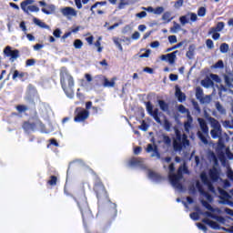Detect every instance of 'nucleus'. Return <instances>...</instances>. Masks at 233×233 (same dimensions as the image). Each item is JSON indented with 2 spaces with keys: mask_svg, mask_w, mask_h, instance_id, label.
Masks as SVG:
<instances>
[{
  "mask_svg": "<svg viewBox=\"0 0 233 233\" xmlns=\"http://www.w3.org/2000/svg\"><path fill=\"white\" fill-rule=\"evenodd\" d=\"M210 177V178H209ZM209 177L207 176V173L202 172L200 174V179L202 181H197V188L198 192L200 193V201L203 205V207H206L208 210L210 212H206L205 216L207 218H214V214L216 212H219L218 208H214L210 204L212 202V196H210L207 191L209 190V192H214V187L212 186V181H217L219 179V171H218V168L213 167L209 170Z\"/></svg>",
  "mask_w": 233,
  "mask_h": 233,
  "instance_id": "1",
  "label": "nucleus"
},
{
  "mask_svg": "<svg viewBox=\"0 0 233 233\" xmlns=\"http://www.w3.org/2000/svg\"><path fill=\"white\" fill-rule=\"evenodd\" d=\"M174 163H172L168 166L169 181L174 188L182 190L183 186L181 185V181H183V174H187V167L185 165L180 166L177 174H174Z\"/></svg>",
  "mask_w": 233,
  "mask_h": 233,
  "instance_id": "2",
  "label": "nucleus"
},
{
  "mask_svg": "<svg viewBox=\"0 0 233 233\" xmlns=\"http://www.w3.org/2000/svg\"><path fill=\"white\" fill-rule=\"evenodd\" d=\"M61 85L65 94L72 99L74 97V77L68 72L61 73Z\"/></svg>",
  "mask_w": 233,
  "mask_h": 233,
  "instance_id": "3",
  "label": "nucleus"
},
{
  "mask_svg": "<svg viewBox=\"0 0 233 233\" xmlns=\"http://www.w3.org/2000/svg\"><path fill=\"white\" fill-rule=\"evenodd\" d=\"M176 137L173 140L174 150H183V148H188L190 147V141L187 139V135L181 134L177 128H175Z\"/></svg>",
  "mask_w": 233,
  "mask_h": 233,
  "instance_id": "4",
  "label": "nucleus"
},
{
  "mask_svg": "<svg viewBox=\"0 0 233 233\" xmlns=\"http://www.w3.org/2000/svg\"><path fill=\"white\" fill-rule=\"evenodd\" d=\"M208 121L211 127V130H210L211 137L213 139H221L222 129H221V124H219V121H218L216 118L212 116H208Z\"/></svg>",
  "mask_w": 233,
  "mask_h": 233,
  "instance_id": "5",
  "label": "nucleus"
},
{
  "mask_svg": "<svg viewBox=\"0 0 233 233\" xmlns=\"http://www.w3.org/2000/svg\"><path fill=\"white\" fill-rule=\"evenodd\" d=\"M198 122L199 127L197 136L204 145H208V140L207 139L208 136V125H207V121L203 118H198Z\"/></svg>",
  "mask_w": 233,
  "mask_h": 233,
  "instance_id": "6",
  "label": "nucleus"
},
{
  "mask_svg": "<svg viewBox=\"0 0 233 233\" xmlns=\"http://www.w3.org/2000/svg\"><path fill=\"white\" fill-rule=\"evenodd\" d=\"M34 3H35V0H25L21 2L20 8L25 12V14H32L34 12L37 13L39 12V7L37 5H34Z\"/></svg>",
  "mask_w": 233,
  "mask_h": 233,
  "instance_id": "7",
  "label": "nucleus"
},
{
  "mask_svg": "<svg viewBox=\"0 0 233 233\" xmlns=\"http://www.w3.org/2000/svg\"><path fill=\"white\" fill-rule=\"evenodd\" d=\"M38 3L40 6H43L41 10L46 15H52V14L56 13V6L54 5H48L45 1H39Z\"/></svg>",
  "mask_w": 233,
  "mask_h": 233,
  "instance_id": "8",
  "label": "nucleus"
},
{
  "mask_svg": "<svg viewBox=\"0 0 233 233\" xmlns=\"http://www.w3.org/2000/svg\"><path fill=\"white\" fill-rule=\"evenodd\" d=\"M4 54L7 57H10V61H12V63H14L15 59H17V57H19V50L17 49L12 50V47L10 46H7L4 49Z\"/></svg>",
  "mask_w": 233,
  "mask_h": 233,
  "instance_id": "9",
  "label": "nucleus"
},
{
  "mask_svg": "<svg viewBox=\"0 0 233 233\" xmlns=\"http://www.w3.org/2000/svg\"><path fill=\"white\" fill-rule=\"evenodd\" d=\"M177 54H179V51H174L173 53L162 55L160 59L161 61H167L169 65H174V63H176V59H177Z\"/></svg>",
  "mask_w": 233,
  "mask_h": 233,
  "instance_id": "10",
  "label": "nucleus"
},
{
  "mask_svg": "<svg viewBox=\"0 0 233 233\" xmlns=\"http://www.w3.org/2000/svg\"><path fill=\"white\" fill-rule=\"evenodd\" d=\"M90 113L87 110H81V108L76 109V116H75V121L76 123H81V121H85L88 119Z\"/></svg>",
  "mask_w": 233,
  "mask_h": 233,
  "instance_id": "11",
  "label": "nucleus"
},
{
  "mask_svg": "<svg viewBox=\"0 0 233 233\" xmlns=\"http://www.w3.org/2000/svg\"><path fill=\"white\" fill-rule=\"evenodd\" d=\"M61 14L67 19H72V17H77V11L74 7H64L60 10Z\"/></svg>",
  "mask_w": 233,
  "mask_h": 233,
  "instance_id": "12",
  "label": "nucleus"
},
{
  "mask_svg": "<svg viewBox=\"0 0 233 233\" xmlns=\"http://www.w3.org/2000/svg\"><path fill=\"white\" fill-rule=\"evenodd\" d=\"M146 152H147V154H150L151 157H157V159L161 157L159 152H157V146L156 145L148 144L146 148Z\"/></svg>",
  "mask_w": 233,
  "mask_h": 233,
  "instance_id": "13",
  "label": "nucleus"
},
{
  "mask_svg": "<svg viewBox=\"0 0 233 233\" xmlns=\"http://www.w3.org/2000/svg\"><path fill=\"white\" fill-rule=\"evenodd\" d=\"M99 78L104 81L103 83V86H105L106 88H114V86H116V78H113L112 81L108 80V78L105 77V76H99Z\"/></svg>",
  "mask_w": 233,
  "mask_h": 233,
  "instance_id": "14",
  "label": "nucleus"
},
{
  "mask_svg": "<svg viewBox=\"0 0 233 233\" xmlns=\"http://www.w3.org/2000/svg\"><path fill=\"white\" fill-rule=\"evenodd\" d=\"M193 119L190 115H187V121L184 123V130L186 134H190V128H192Z\"/></svg>",
  "mask_w": 233,
  "mask_h": 233,
  "instance_id": "15",
  "label": "nucleus"
},
{
  "mask_svg": "<svg viewBox=\"0 0 233 233\" xmlns=\"http://www.w3.org/2000/svg\"><path fill=\"white\" fill-rule=\"evenodd\" d=\"M130 167H143V159L133 157L128 161Z\"/></svg>",
  "mask_w": 233,
  "mask_h": 233,
  "instance_id": "16",
  "label": "nucleus"
},
{
  "mask_svg": "<svg viewBox=\"0 0 233 233\" xmlns=\"http://www.w3.org/2000/svg\"><path fill=\"white\" fill-rule=\"evenodd\" d=\"M33 23L36 25V26H39L40 28H46V30H50V25H46L45 22L41 21L40 19L34 17Z\"/></svg>",
  "mask_w": 233,
  "mask_h": 233,
  "instance_id": "17",
  "label": "nucleus"
},
{
  "mask_svg": "<svg viewBox=\"0 0 233 233\" xmlns=\"http://www.w3.org/2000/svg\"><path fill=\"white\" fill-rule=\"evenodd\" d=\"M158 143H165L167 147H170L172 145V139L165 134H162L159 137Z\"/></svg>",
  "mask_w": 233,
  "mask_h": 233,
  "instance_id": "18",
  "label": "nucleus"
},
{
  "mask_svg": "<svg viewBox=\"0 0 233 233\" xmlns=\"http://www.w3.org/2000/svg\"><path fill=\"white\" fill-rule=\"evenodd\" d=\"M204 223H206V225H208L209 227H211V228H214L215 230H219L221 229V227H219V224H218V222H214L208 218H204Z\"/></svg>",
  "mask_w": 233,
  "mask_h": 233,
  "instance_id": "19",
  "label": "nucleus"
},
{
  "mask_svg": "<svg viewBox=\"0 0 233 233\" xmlns=\"http://www.w3.org/2000/svg\"><path fill=\"white\" fill-rule=\"evenodd\" d=\"M176 97H177L178 101L183 103L185 101V94L181 92V88L179 86H176V93H175Z\"/></svg>",
  "mask_w": 233,
  "mask_h": 233,
  "instance_id": "20",
  "label": "nucleus"
},
{
  "mask_svg": "<svg viewBox=\"0 0 233 233\" xmlns=\"http://www.w3.org/2000/svg\"><path fill=\"white\" fill-rule=\"evenodd\" d=\"M112 41L116 45V46L120 50V52H123V46L121 45L123 43V38H119L117 36H114L112 38Z\"/></svg>",
  "mask_w": 233,
  "mask_h": 233,
  "instance_id": "21",
  "label": "nucleus"
},
{
  "mask_svg": "<svg viewBox=\"0 0 233 233\" xmlns=\"http://www.w3.org/2000/svg\"><path fill=\"white\" fill-rule=\"evenodd\" d=\"M201 85L204 86V88H210L214 86V82L209 77H207L201 81Z\"/></svg>",
  "mask_w": 233,
  "mask_h": 233,
  "instance_id": "22",
  "label": "nucleus"
},
{
  "mask_svg": "<svg viewBox=\"0 0 233 233\" xmlns=\"http://www.w3.org/2000/svg\"><path fill=\"white\" fill-rule=\"evenodd\" d=\"M148 177L153 181H161V176L154 171H148Z\"/></svg>",
  "mask_w": 233,
  "mask_h": 233,
  "instance_id": "23",
  "label": "nucleus"
},
{
  "mask_svg": "<svg viewBox=\"0 0 233 233\" xmlns=\"http://www.w3.org/2000/svg\"><path fill=\"white\" fill-rule=\"evenodd\" d=\"M162 21H165V23H170L172 21V14L170 12H165L162 15Z\"/></svg>",
  "mask_w": 233,
  "mask_h": 233,
  "instance_id": "24",
  "label": "nucleus"
},
{
  "mask_svg": "<svg viewBox=\"0 0 233 233\" xmlns=\"http://www.w3.org/2000/svg\"><path fill=\"white\" fill-rule=\"evenodd\" d=\"M225 28V23L218 22L216 27H212V32H221Z\"/></svg>",
  "mask_w": 233,
  "mask_h": 233,
  "instance_id": "25",
  "label": "nucleus"
},
{
  "mask_svg": "<svg viewBox=\"0 0 233 233\" xmlns=\"http://www.w3.org/2000/svg\"><path fill=\"white\" fill-rule=\"evenodd\" d=\"M181 30V25L176 22L173 23V26L170 28L171 34H177Z\"/></svg>",
  "mask_w": 233,
  "mask_h": 233,
  "instance_id": "26",
  "label": "nucleus"
},
{
  "mask_svg": "<svg viewBox=\"0 0 233 233\" xmlns=\"http://www.w3.org/2000/svg\"><path fill=\"white\" fill-rule=\"evenodd\" d=\"M199 101L203 105H208V103L212 101V97L210 96V95H208L206 96H202Z\"/></svg>",
  "mask_w": 233,
  "mask_h": 233,
  "instance_id": "27",
  "label": "nucleus"
},
{
  "mask_svg": "<svg viewBox=\"0 0 233 233\" xmlns=\"http://www.w3.org/2000/svg\"><path fill=\"white\" fill-rule=\"evenodd\" d=\"M177 110L181 114H187V116H190V113L188 112V109H187L183 105H179L177 106Z\"/></svg>",
  "mask_w": 233,
  "mask_h": 233,
  "instance_id": "28",
  "label": "nucleus"
},
{
  "mask_svg": "<svg viewBox=\"0 0 233 233\" xmlns=\"http://www.w3.org/2000/svg\"><path fill=\"white\" fill-rule=\"evenodd\" d=\"M73 45L77 50H81V48H83V41L79 39H76Z\"/></svg>",
  "mask_w": 233,
  "mask_h": 233,
  "instance_id": "29",
  "label": "nucleus"
},
{
  "mask_svg": "<svg viewBox=\"0 0 233 233\" xmlns=\"http://www.w3.org/2000/svg\"><path fill=\"white\" fill-rule=\"evenodd\" d=\"M196 97L198 101L203 97V89L201 87H197L196 89Z\"/></svg>",
  "mask_w": 233,
  "mask_h": 233,
  "instance_id": "30",
  "label": "nucleus"
},
{
  "mask_svg": "<svg viewBox=\"0 0 233 233\" xmlns=\"http://www.w3.org/2000/svg\"><path fill=\"white\" fill-rule=\"evenodd\" d=\"M158 105H159L161 110H163L164 112H167V110H168V105H167V103H165V101L159 100Z\"/></svg>",
  "mask_w": 233,
  "mask_h": 233,
  "instance_id": "31",
  "label": "nucleus"
},
{
  "mask_svg": "<svg viewBox=\"0 0 233 233\" xmlns=\"http://www.w3.org/2000/svg\"><path fill=\"white\" fill-rule=\"evenodd\" d=\"M222 125L225 128H233V120H225L222 122Z\"/></svg>",
  "mask_w": 233,
  "mask_h": 233,
  "instance_id": "32",
  "label": "nucleus"
},
{
  "mask_svg": "<svg viewBox=\"0 0 233 233\" xmlns=\"http://www.w3.org/2000/svg\"><path fill=\"white\" fill-rule=\"evenodd\" d=\"M179 21L182 26H185L188 23V15L180 16Z\"/></svg>",
  "mask_w": 233,
  "mask_h": 233,
  "instance_id": "33",
  "label": "nucleus"
},
{
  "mask_svg": "<svg viewBox=\"0 0 233 233\" xmlns=\"http://www.w3.org/2000/svg\"><path fill=\"white\" fill-rule=\"evenodd\" d=\"M207 15V8L205 7H200L198 11V17H205Z\"/></svg>",
  "mask_w": 233,
  "mask_h": 233,
  "instance_id": "34",
  "label": "nucleus"
},
{
  "mask_svg": "<svg viewBox=\"0 0 233 233\" xmlns=\"http://www.w3.org/2000/svg\"><path fill=\"white\" fill-rule=\"evenodd\" d=\"M220 52L222 54H227V52H228V44L227 43H223L221 46H220Z\"/></svg>",
  "mask_w": 233,
  "mask_h": 233,
  "instance_id": "35",
  "label": "nucleus"
},
{
  "mask_svg": "<svg viewBox=\"0 0 233 233\" xmlns=\"http://www.w3.org/2000/svg\"><path fill=\"white\" fill-rule=\"evenodd\" d=\"M216 108L218 110V112H219L220 114H226V110H225V107H223V106H221V104L219 102H218L216 104Z\"/></svg>",
  "mask_w": 233,
  "mask_h": 233,
  "instance_id": "36",
  "label": "nucleus"
},
{
  "mask_svg": "<svg viewBox=\"0 0 233 233\" xmlns=\"http://www.w3.org/2000/svg\"><path fill=\"white\" fill-rule=\"evenodd\" d=\"M17 77H19V78L25 77V73H20L19 71L15 70L14 74H13V79L15 80V79H17Z\"/></svg>",
  "mask_w": 233,
  "mask_h": 233,
  "instance_id": "37",
  "label": "nucleus"
},
{
  "mask_svg": "<svg viewBox=\"0 0 233 233\" xmlns=\"http://www.w3.org/2000/svg\"><path fill=\"white\" fill-rule=\"evenodd\" d=\"M163 12H165V7L158 6L157 8H155L154 14H155V15H161V14H163Z\"/></svg>",
  "mask_w": 233,
  "mask_h": 233,
  "instance_id": "38",
  "label": "nucleus"
},
{
  "mask_svg": "<svg viewBox=\"0 0 233 233\" xmlns=\"http://www.w3.org/2000/svg\"><path fill=\"white\" fill-rule=\"evenodd\" d=\"M208 34L212 35V39L217 41V39H219L221 37V35L218 32H212V28L209 30Z\"/></svg>",
  "mask_w": 233,
  "mask_h": 233,
  "instance_id": "39",
  "label": "nucleus"
},
{
  "mask_svg": "<svg viewBox=\"0 0 233 233\" xmlns=\"http://www.w3.org/2000/svg\"><path fill=\"white\" fill-rule=\"evenodd\" d=\"M23 127L26 132H28V130H34V128H35V126L28 122H25Z\"/></svg>",
  "mask_w": 233,
  "mask_h": 233,
  "instance_id": "40",
  "label": "nucleus"
},
{
  "mask_svg": "<svg viewBox=\"0 0 233 233\" xmlns=\"http://www.w3.org/2000/svg\"><path fill=\"white\" fill-rule=\"evenodd\" d=\"M187 17H189L190 21L193 23L198 21V15H196V13H188Z\"/></svg>",
  "mask_w": 233,
  "mask_h": 233,
  "instance_id": "41",
  "label": "nucleus"
},
{
  "mask_svg": "<svg viewBox=\"0 0 233 233\" xmlns=\"http://www.w3.org/2000/svg\"><path fill=\"white\" fill-rule=\"evenodd\" d=\"M227 176L228 177V179H230L231 181H233V171L232 168H230V167L228 166L227 167Z\"/></svg>",
  "mask_w": 233,
  "mask_h": 233,
  "instance_id": "42",
  "label": "nucleus"
},
{
  "mask_svg": "<svg viewBox=\"0 0 233 233\" xmlns=\"http://www.w3.org/2000/svg\"><path fill=\"white\" fill-rule=\"evenodd\" d=\"M181 46H183V44H182V43H178V44H177L176 46H172V47H170V48H167V49L166 50V52H172V50H176V49H177V48H181Z\"/></svg>",
  "mask_w": 233,
  "mask_h": 233,
  "instance_id": "43",
  "label": "nucleus"
},
{
  "mask_svg": "<svg viewBox=\"0 0 233 233\" xmlns=\"http://www.w3.org/2000/svg\"><path fill=\"white\" fill-rule=\"evenodd\" d=\"M210 78L212 81H215L216 83H221V78L218 75L211 74Z\"/></svg>",
  "mask_w": 233,
  "mask_h": 233,
  "instance_id": "44",
  "label": "nucleus"
},
{
  "mask_svg": "<svg viewBox=\"0 0 233 233\" xmlns=\"http://www.w3.org/2000/svg\"><path fill=\"white\" fill-rule=\"evenodd\" d=\"M146 108H147L149 115L154 110V108L152 107V103H150V102L146 103Z\"/></svg>",
  "mask_w": 233,
  "mask_h": 233,
  "instance_id": "45",
  "label": "nucleus"
},
{
  "mask_svg": "<svg viewBox=\"0 0 233 233\" xmlns=\"http://www.w3.org/2000/svg\"><path fill=\"white\" fill-rule=\"evenodd\" d=\"M168 41H169V43H171V45H174V44L177 43V37H176V35H169Z\"/></svg>",
  "mask_w": 233,
  "mask_h": 233,
  "instance_id": "46",
  "label": "nucleus"
},
{
  "mask_svg": "<svg viewBox=\"0 0 233 233\" xmlns=\"http://www.w3.org/2000/svg\"><path fill=\"white\" fill-rule=\"evenodd\" d=\"M86 35H89L86 38V41L88 43V45H92L94 43V36L88 33Z\"/></svg>",
  "mask_w": 233,
  "mask_h": 233,
  "instance_id": "47",
  "label": "nucleus"
},
{
  "mask_svg": "<svg viewBox=\"0 0 233 233\" xmlns=\"http://www.w3.org/2000/svg\"><path fill=\"white\" fill-rule=\"evenodd\" d=\"M151 50L147 49L144 54L140 55V59H143V57H150Z\"/></svg>",
  "mask_w": 233,
  "mask_h": 233,
  "instance_id": "48",
  "label": "nucleus"
},
{
  "mask_svg": "<svg viewBox=\"0 0 233 233\" xmlns=\"http://www.w3.org/2000/svg\"><path fill=\"white\" fill-rule=\"evenodd\" d=\"M140 130H143L144 132H147L148 130V126L145 121L142 122L141 126H139Z\"/></svg>",
  "mask_w": 233,
  "mask_h": 233,
  "instance_id": "49",
  "label": "nucleus"
},
{
  "mask_svg": "<svg viewBox=\"0 0 233 233\" xmlns=\"http://www.w3.org/2000/svg\"><path fill=\"white\" fill-rule=\"evenodd\" d=\"M61 34H62V32H61V29H56L54 32H53V35L55 36V37H57V38H59V37H61Z\"/></svg>",
  "mask_w": 233,
  "mask_h": 233,
  "instance_id": "50",
  "label": "nucleus"
},
{
  "mask_svg": "<svg viewBox=\"0 0 233 233\" xmlns=\"http://www.w3.org/2000/svg\"><path fill=\"white\" fill-rule=\"evenodd\" d=\"M208 48L212 49L214 48V42L211 39H208L206 42Z\"/></svg>",
  "mask_w": 233,
  "mask_h": 233,
  "instance_id": "51",
  "label": "nucleus"
},
{
  "mask_svg": "<svg viewBox=\"0 0 233 233\" xmlns=\"http://www.w3.org/2000/svg\"><path fill=\"white\" fill-rule=\"evenodd\" d=\"M16 110H18L19 112H26V110H28V107H26V106H17Z\"/></svg>",
  "mask_w": 233,
  "mask_h": 233,
  "instance_id": "52",
  "label": "nucleus"
},
{
  "mask_svg": "<svg viewBox=\"0 0 233 233\" xmlns=\"http://www.w3.org/2000/svg\"><path fill=\"white\" fill-rule=\"evenodd\" d=\"M26 66H34L35 65V59H28L25 62Z\"/></svg>",
  "mask_w": 233,
  "mask_h": 233,
  "instance_id": "53",
  "label": "nucleus"
},
{
  "mask_svg": "<svg viewBox=\"0 0 233 233\" xmlns=\"http://www.w3.org/2000/svg\"><path fill=\"white\" fill-rule=\"evenodd\" d=\"M170 127H172L170 122L168 120H165L164 121V128H165V130H170Z\"/></svg>",
  "mask_w": 233,
  "mask_h": 233,
  "instance_id": "54",
  "label": "nucleus"
},
{
  "mask_svg": "<svg viewBox=\"0 0 233 233\" xmlns=\"http://www.w3.org/2000/svg\"><path fill=\"white\" fill-rule=\"evenodd\" d=\"M146 15H147V12L142 11V12H140V13H137V14L136 15V17H138V19H143Z\"/></svg>",
  "mask_w": 233,
  "mask_h": 233,
  "instance_id": "55",
  "label": "nucleus"
},
{
  "mask_svg": "<svg viewBox=\"0 0 233 233\" xmlns=\"http://www.w3.org/2000/svg\"><path fill=\"white\" fill-rule=\"evenodd\" d=\"M132 39H134L135 41H137V39H139V37H141V35L139 34V32L136 31L133 35H132Z\"/></svg>",
  "mask_w": 233,
  "mask_h": 233,
  "instance_id": "56",
  "label": "nucleus"
},
{
  "mask_svg": "<svg viewBox=\"0 0 233 233\" xmlns=\"http://www.w3.org/2000/svg\"><path fill=\"white\" fill-rule=\"evenodd\" d=\"M143 10H146V12H149L150 14H154L155 8L152 6L148 7H142Z\"/></svg>",
  "mask_w": 233,
  "mask_h": 233,
  "instance_id": "57",
  "label": "nucleus"
},
{
  "mask_svg": "<svg viewBox=\"0 0 233 233\" xmlns=\"http://www.w3.org/2000/svg\"><path fill=\"white\" fill-rule=\"evenodd\" d=\"M159 41H155L150 44L151 48H159Z\"/></svg>",
  "mask_w": 233,
  "mask_h": 233,
  "instance_id": "58",
  "label": "nucleus"
},
{
  "mask_svg": "<svg viewBox=\"0 0 233 233\" xmlns=\"http://www.w3.org/2000/svg\"><path fill=\"white\" fill-rule=\"evenodd\" d=\"M75 5L78 8V10H81V8H83V5L81 4V0H75Z\"/></svg>",
  "mask_w": 233,
  "mask_h": 233,
  "instance_id": "59",
  "label": "nucleus"
},
{
  "mask_svg": "<svg viewBox=\"0 0 233 233\" xmlns=\"http://www.w3.org/2000/svg\"><path fill=\"white\" fill-rule=\"evenodd\" d=\"M49 185H56L57 183V177H51V179L48 181Z\"/></svg>",
  "mask_w": 233,
  "mask_h": 233,
  "instance_id": "60",
  "label": "nucleus"
},
{
  "mask_svg": "<svg viewBox=\"0 0 233 233\" xmlns=\"http://www.w3.org/2000/svg\"><path fill=\"white\" fill-rule=\"evenodd\" d=\"M214 68H223V61L219 60L217 64H215Z\"/></svg>",
  "mask_w": 233,
  "mask_h": 233,
  "instance_id": "61",
  "label": "nucleus"
},
{
  "mask_svg": "<svg viewBox=\"0 0 233 233\" xmlns=\"http://www.w3.org/2000/svg\"><path fill=\"white\" fill-rule=\"evenodd\" d=\"M85 77H86L87 83H92V81H93L92 75H90V74H86V75H85Z\"/></svg>",
  "mask_w": 233,
  "mask_h": 233,
  "instance_id": "62",
  "label": "nucleus"
},
{
  "mask_svg": "<svg viewBox=\"0 0 233 233\" xmlns=\"http://www.w3.org/2000/svg\"><path fill=\"white\" fill-rule=\"evenodd\" d=\"M190 218H191V219H194L196 221V220L199 219V215H198V213H191Z\"/></svg>",
  "mask_w": 233,
  "mask_h": 233,
  "instance_id": "63",
  "label": "nucleus"
},
{
  "mask_svg": "<svg viewBox=\"0 0 233 233\" xmlns=\"http://www.w3.org/2000/svg\"><path fill=\"white\" fill-rule=\"evenodd\" d=\"M198 228L200 230H203V232H207V226L203 225V224H198Z\"/></svg>",
  "mask_w": 233,
  "mask_h": 233,
  "instance_id": "64",
  "label": "nucleus"
}]
</instances>
